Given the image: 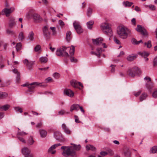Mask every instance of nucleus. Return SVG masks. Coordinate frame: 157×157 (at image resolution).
Instances as JSON below:
<instances>
[{
	"label": "nucleus",
	"mask_w": 157,
	"mask_h": 157,
	"mask_svg": "<svg viewBox=\"0 0 157 157\" xmlns=\"http://www.w3.org/2000/svg\"><path fill=\"white\" fill-rule=\"evenodd\" d=\"M17 138L18 140L21 141L23 143H25V140L22 137L20 136H18Z\"/></svg>",
	"instance_id": "nucleus-57"
},
{
	"label": "nucleus",
	"mask_w": 157,
	"mask_h": 157,
	"mask_svg": "<svg viewBox=\"0 0 157 157\" xmlns=\"http://www.w3.org/2000/svg\"><path fill=\"white\" fill-rule=\"evenodd\" d=\"M43 33L44 36L46 37H48L50 34V32L47 26H44L42 29Z\"/></svg>",
	"instance_id": "nucleus-16"
},
{
	"label": "nucleus",
	"mask_w": 157,
	"mask_h": 157,
	"mask_svg": "<svg viewBox=\"0 0 157 157\" xmlns=\"http://www.w3.org/2000/svg\"><path fill=\"white\" fill-rule=\"evenodd\" d=\"M14 109L17 112H19L20 113L22 112V109L19 107H14Z\"/></svg>",
	"instance_id": "nucleus-44"
},
{
	"label": "nucleus",
	"mask_w": 157,
	"mask_h": 157,
	"mask_svg": "<svg viewBox=\"0 0 157 157\" xmlns=\"http://www.w3.org/2000/svg\"><path fill=\"white\" fill-rule=\"evenodd\" d=\"M110 67H111V71L112 72H113L115 71V67H116V65H111L110 66Z\"/></svg>",
	"instance_id": "nucleus-54"
},
{
	"label": "nucleus",
	"mask_w": 157,
	"mask_h": 157,
	"mask_svg": "<svg viewBox=\"0 0 157 157\" xmlns=\"http://www.w3.org/2000/svg\"><path fill=\"white\" fill-rule=\"evenodd\" d=\"M114 40L117 44H120L121 43L120 41L116 38H114Z\"/></svg>",
	"instance_id": "nucleus-61"
},
{
	"label": "nucleus",
	"mask_w": 157,
	"mask_h": 157,
	"mask_svg": "<svg viewBox=\"0 0 157 157\" xmlns=\"http://www.w3.org/2000/svg\"><path fill=\"white\" fill-rule=\"evenodd\" d=\"M20 79V74L18 73L16 77L17 81L18 82Z\"/></svg>",
	"instance_id": "nucleus-63"
},
{
	"label": "nucleus",
	"mask_w": 157,
	"mask_h": 157,
	"mask_svg": "<svg viewBox=\"0 0 157 157\" xmlns=\"http://www.w3.org/2000/svg\"><path fill=\"white\" fill-rule=\"evenodd\" d=\"M128 73L130 76L134 77L136 75L140 74L141 73V71L138 67H135L129 69L128 71Z\"/></svg>",
	"instance_id": "nucleus-6"
},
{
	"label": "nucleus",
	"mask_w": 157,
	"mask_h": 157,
	"mask_svg": "<svg viewBox=\"0 0 157 157\" xmlns=\"http://www.w3.org/2000/svg\"><path fill=\"white\" fill-rule=\"evenodd\" d=\"M40 61L43 63H46L48 62V59L46 57H41L40 58Z\"/></svg>",
	"instance_id": "nucleus-31"
},
{
	"label": "nucleus",
	"mask_w": 157,
	"mask_h": 157,
	"mask_svg": "<svg viewBox=\"0 0 157 157\" xmlns=\"http://www.w3.org/2000/svg\"><path fill=\"white\" fill-rule=\"evenodd\" d=\"M100 154L102 156H104L106 155L108 153L106 151H101L100 152Z\"/></svg>",
	"instance_id": "nucleus-64"
},
{
	"label": "nucleus",
	"mask_w": 157,
	"mask_h": 157,
	"mask_svg": "<svg viewBox=\"0 0 157 157\" xmlns=\"http://www.w3.org/2000/svg\"><path fill=\"white\" fill-rule=\"evenodd\" d=\"M71 147L62 146L61 147V149L64 150L62 153V154L65 157H67L69 156H74L76 155L75 152L71 150Z\"/></svg>",
	"instance_id": "nucleus-3"
},
{
	"label": "nucleus",
	"mask_w": 157,
	"mask_h": 157,
	"mask_svg": "<svg viewBox=\"0 0 157 157\" xmlns=\"http://www.w3.org/2000/svg\"><path fill=\"white\" fill-rule=\"evenodd\" d=\"M42 83H39L38 82H33L29 84L28 88V91L31 93L34 92V90L35 87L37 86L41 87H45L46 86L45 85H43Z\"/></svg>",
	"instance_id": "nucleus-5"
},
{
	"label": "nucleus",
	"mask_w": 157,
	"mask_h": 157,
	"mask_svg": "<svg viewBox=\"0 0 157 157\" xmlns=\"http://www.w3.org/2000/svg\"><path fill=\"white\" fill-rule=\"evenodd\" d=\"M64 94L69 97H72L74 95L73 92L70 89H66L64 91Z\"/></svg>",
	"instance_id": "nucleus-17"
},
{
	"label": "nucleus",
	"mask_w": 157,
	"mask_h": 157,
	"mask_svg": "<svg viewBox=\"0 0 157 157\" xmlns=\"http://www.w3.org/2000/svg\"><path fill=\"white\" fill-rule=\"evenodd\" d=\"M92 9L90 8H89L87 11V15L88 17H90L92 13Z\"/></svg>",
	"instance_id": "nucleus-39"
},
{
	"label": "nucleus",
	"mask_w": 157,
	"mask_h": 157,
	"mask_svg": "<svg viewBox=\"0 0 157 157\" xmlns=\"http://www.w3.org/2000/svg\"><path fill=\"white\" fill-rule=\"evenodd\" d=\"M17 134L20 136H23L27 134V133L24 132H18L17 133Z\"/></svg>",
	"instance_id": "nucleus-58"
},
{
	"label": "nucleus",
	"mask_w": 157,
	"mask_h": 157,
	"mask_svg": "<svg viewBox=\"0 0 157 157\" xmlns=\"http://www.w3.org/2000/svg\"><path fill=\"white\" fill-rule=\"evenodd\" d=\"M96 51L97 52V53H96L94 52L91 51L90 53L92 55H95L99 58L100 56V54L102 52L101 48H98L97 49Z\"/></svg>",
	"instance_id": "nucleus-18"
},
{
	"label": "nucleus",
	"mask_w": 157,
	"mask_h": 157,
	"mask_svg": "<svg viewBox=\"0 0 157 157\" xmlns=\"http://www.w3.org/2000/svg\"><path fill=\"white\" fill-rule=\"evenodd\" d=\"M6 33L9 34H14V32L11 29H7L6 30Z\"/></svg>",
	"instance_id": "nucleus-46"
},
{
	"label": "nucleus",
	"mask_w": 157,
	"mask_h": 157,
	"mask_svg": "<svg viewBox=\"0 0 157 157\" xmlns=\"http://www.w3.org/2000/svg\"><path fill=\"white\" fill-rule=\"evenodd\" d=\"M117 33L119 36L122 39H126L131 34V31L123 26H118L117 29Z\"/></svg>",
	"instance_id": "nucleus-2"
},
{
	"label": "nucleus",
	"mask_w": 157,
	"mask_h": 157,
	"mask_svg": "<svg viewBox=\"0 0 157 157\" xmlns=\"http://www.w3.org/2000/svg\"><path fill=\"white\" fill-rule=\"evenodd\" d=\"M71 83L72 86L75 88H78L79 86H80L82 88L83 87V86L81 82L76 80H72Z\"/></svg>",
	"instance_id": "nucleus-13"
},
{
	"label": "nucleus",
	"mask_w": 157,
	"mask_h": 157,
	"mask_svg": "<svg viewBox=\"0 0 157 157\" xmlns=\"http://www.w3.org/2000/svg\"><path fill=\"white\" fill-rule=\"evenodd\" d=\"M19 39L22 40L24 38V36L23 35V33L22 32H21L20 33L19 35Z\"/></svg>",
	"instance_id": "nucleus-47"
},
{
	"label": "nucleus",
	"mask_w": 157,
	"mask_h": 157,
	"mask_svg": "<svg viewBox=\"0 0 157 157\" xmlns=\"http://www.w3.org/2000/svg\"><path fill=\"white\" fill-rule=\"evenodd\" d=\"M124 154L126 157H130V152L128 148H126L124 150Z\"/></svg>",
	"instance_id": "nucleus-25"
},
{
	"label": "nucleus",
	"mask_w": 157,
	"mask_h": 157,
	"mask_svg": "<svg viewBox=\"0 0 157 157\" xmlns=\"http://www.w3.org/2000/svg\"><path fill=\"white\" fill-rule=\"evenodd\" d=\"M70 59L71 62L75 63L77 61V59L73 56H71L70 57Z\"/></svg>",
	"instance_id": "nucleus-53"
},
{
	"label": "nucleus",
	"mask_w": 157,
	"mask_h": 157,
	"mask_svg": "<svg viewBox=\"0 0 157 157\" xmlns=\"http://www.w3.org/2000/svg\"><path fill=\"white\" fill-rule=\"evenodd\" d=\"M123 3L126 7L127 6L130 7L133 4V3L132 2H129L127 1L124 2H123Z\"/></svg>",
	"instance_id": "nucleus-30"
},
{
	"label": "nucleus",
	"mask_w": 157,
	"mask_h": 157,
	"mask_svg": "<svg viewBox=\"0 0 157 157\" xmlns=\"http://www.w3.org/2000/svg\"><path fill=\"white\" fill-rule=\"evenodd\" d=\"M50 29L52 30V33L53 35H54L56 34V27H50Z\"/></svg>",
	"instance_id": "nucleus-52"
},
{
	"label": "nucleus",
	"mask_w": 157,
	"mask_h": 157,
	"mask_svg": "<svg viewBox=\"0 0 157 157\" xmlns=\"http://www.w3.org/2000/svg\"><path fill=\"white\" fill-rule=\"evenodd\" d=\"M75 121L77 123H79L80 122L79 121L78 117L76 115L74 116Z\"/></svg>",
	"instance_id": "nucleus-60"
},
{
	"label": "nucleus",
	"mask_w": 157,
	"mask_h": 157,
	"mask_svg": "<svg viewBox=\"0 0 157 157\" xmlns=\"http://www.w3.org/2000/svg\"><path fill=\"white\" fill-rule=\"evenodd\" d=\"M73 148L76 150H80L81 146L80 145H76L75 144H73Z\"/></svg>",
	"instance_id": "nucleus-45"
},
{
	"label": "nucleus",
	"mask_w": 157,
	"mask_h": 157,
	"mask_svg": "<svg viewBox=\"0 0 157 157\" xmlns=\"http://www.w3.org/2000/svg\"><path fill=\"white\" fill-rule=\"evenodd\" d=\"M139 54L144 58H146L149 55V53L145 51L143 52H142L140 53Z\"/></svg>",
	"instance_id": "nucleus-34"
},
{
	"label": "nucleus",
	"mask_w": 157,
	"mask_h": 157,
	"mask_svg": "<svg viewBox=\"0 0 157 157\" xmlns=\"http://www.w3.org/2000/svg\"><path fill=\"white\" fill-rule=\"evenodd\" d=\"M53 76L55 78L58 79L60 77V75L59 73L56 72L53 74Z\"/></svg>",
	"instance_id": "nucleus-43"
},
{
	"label": "nucleus",
	"mask_w": 157,
	"mask_h": 157,
	"mask_svg": "<svg viewBox=\"0 0 157 157\" xmlns=\"http://www.w3.org/2000/svg\"><path fill=\"white\" fill-rule=\"evenodd\" d=\"M94 24V22L93 21H90L87 23V25L88 29H91L93 26Z\"/></svg>",
	"instance_id": "nucleus-32"
},
{
	"label": "nucleus",
	"mask_w": 157,
	"mask_h": 157,
	"mask_svg": "<svg viewBox=\"0 0 157 157\" xmlns=\"http://www.w3.org/2000/svg\"><path fill=\"white\" fill-rule=\"evenodd\" d=\"M62 128L67 134H70L71 133V131L67 128L66 125L64 124H62Z\"/></svg>",
	"instance_id": "nucleus-26"
},
{
	"label": "nucleus",
	"mask_w": 157,
	"mask_h": 157,
	"mask_svg": "<svg viewBox=\"0 0 157 157\" xmlns=\"http://www.w3.org/2000/svg\"><path fill=\"white\" fill-rule=\"evenodd\" d=\"M93 43L96 45H99L103 41V39L101 37H99L96 39H92Z\"/></svg>",
	"instance_id": "nucleus-15"
},
{
	"label": "nucleus",
	"mask_w": 157,
	"mask_h": 157,
	"mask_svg": "<svg viewBox=\"0 0 157 157\" xmlns=\"http://www.w3.org/2000/svg\"><path fill=\"white\" fill-rule=\"evenodd\" d=\"M34 34L33 31H31L29 33L28 38L31 41H32L34 39Z\"/></svg>",
	"instance_id": "nucleus-29"
},
{
	"label": "nucleus",
	"mask_w": 157,
	"mask_h": 157,
	"mask_svg": "<svg viewBox=\"0 0 157 157\" xmlns=\"http://www.w3.org/2000/svg\"><path fill=\"white\" fill-rule=\"evenodd\" d=\"M71 33L70 31H68L66 34V39L68 42H69L71 40L72 37Z\"/></svg>",
	"instance_id": "nucleus-24"
},
{
	"label": "nucleus",
	"mask_w": 157,
	"mask_h": 157,
	"mask_svg": "<svg viewBox=\"0 0 157 157\" xmlns=\"http://www.w3.org/2000/svg\"><path fill=\"white\" fill-rule=\"evenodd\" d=\"M34 141L32 137H30L28 141V144L29 145H32L33 144Z\"/></svg>",
	"instance_id": "nucleus-35"
},
{
	"label": "nucleus",
	"mask_w": 157,
	"mask_h": 157,
	"mask_svg": "<svg viewBox=\"0 0 157 157\" xmlns=\"http://www.w3.org/2000/svg\"><path fill=\"white\" fill-rule=\"evenodd\" d=\"M132 42L134 44H138V41L135 38H132Z\"/></svg>",
	"instance_id": "nucleus-55"
},
{
	"label": "nucleus",
	"mask_w": 157,
	"mask_h": 157,
	"mask_svg": "<svg viewBox=\"0 0 157 157\" xmlns=\"http://www.w3.org/2000/svg\"><path fill=\"white\" fill-rule=\"evenodd\" d=\"M58 24L61 27H63L65 25L64 22L61 20H59V21Z\"/></svg>",
	"instance_id": "nucleus-48"
},
{
	"label": "nucleus",
	"mask_w": 157,
	"mask_h": 157,
	"mask_svg": "<svg viewBox=\"0 0 157 157\" xmlns=\"http://www.w3.org/2000/svg\"><path fill=\"white\" fill-rule=\"evenodd\" d=\"M101 29L106 34L111 36L112 35V31L109 25L107 23H104L101 25Z\"/></svg>",
	"instance_id": "nucleus-4"
},
{
	"label": "nucleus",
	"mask_w": 157,
	"mask_h": 157,
	"mask_svg": "<svg viewBox=\"0 0 157 157\" xmlns=\"http://www.w3.org/2000/svg\"><path fill=\"white\" fill-rule=\"evenodd\" d=\"M131 24L134 25L136 26V19L135 18H132L131 21Z\"/></svg>",
	"instance_id": "nucleus-50"
},
{
	"label": "nucleus",
	"mask_w": 157,
	"mask_h": 157,
	"mask_svg": "<svg viewBox=\"0 0 157 157\" xmlns=\"http://www.w3.org/2000/svg\"><path fill=\"white\" fill-rule=\"evenodd\" d=\"M43 126V123L41 122H40L38 123L36 125V127L37 128H40L42 127Z\"/></svg>",
	"instance_id": "nucleus-56"
},
{
	"label": "nucleus",
	"mask_w": 157,
	"mask_h": 157,
	"mask_svg": "<svg viewBox=\"0 0 157 157\" xmlns=\"http://www.w3.org/2000/svg\"><path fill=\"white\" fill-rule=\"evenodd\" d=\"M54 136L57 140L60 141H63L62 135L60 132L56 131L54 132Z\"/></svg>",
	"instance_id": "nucleus-14"
},
{
	"label": "nucleus",
	"mask_w": 157,
	"mask_h": 157,
	"mask_svg": "<svg viewBox=\"0 0 157 157\" xmlns=\"http://www.w3.org/2000/svg\"><path fill=\"white\" fill-rule=\"evenodd\" d=\"M21 43H18L17 44L16 46V50L17 51H18L21 48Z\"/></svg>",
	"instance_id": "nucleus-41"
},
{
	"label": "nucleus",
	"mask_w": 157,
	"mask_h": 157,
	"mask_svg": "<svg viewBox=\"0 0 157 157\" xmlns=\"http://www.w3.org/2000/svg\"><path fill=\"white\" fill-rule=\"evenodd\" d=\"M137 56L133 54L130 55L127 57V59L128 61H131L136 58Z\"/></svg>",
	"instance_id": "nucleus-27"
},
{
	"label": "nucleus",
	"mask_w": 157,
	"mask_h": 157,
	"mask_svg": "<svg viewBox=\"0 0 157 157\" xmlns=\"http://www.w3.org/2000/svg\"><path fill=\"white\" fill-rule=\"evenodd\" d=\"M138 32L141 33V34L145 35L147 34V32L145 29L142 27L140 25H137V27L135 29Z\"/></svg>",
	"instance_id": "nucleus-9"
},
{
	"label": "nucleus",
	"mask_w": 157,
	"mask_h": 157,
	"mask_svg": "<svg viewBox=\"0 0 157 157\" xmlns=\"http://www.w3.org/2000/svg\"><path fill=\"white\" fill-rule=\"evenodd\" d=\"M41 47L39 45H37L35 47L34 50L36 52H38L40 49Z\"/></svg>",
	"instance_id": "nucleus-49"
},
{
	"label": "nucleus",
	"mask_w": 157,
	"mask_h": 157,
	"mask_svg": "<svg viewBox=\"0 0 157 157\" xmlns=\"http://www.w3.org/2000/svg\"><path fill=\"white\" fill-rule=\"evenodd\" d=\"M15 23L14 21V19L13 17H10L9 22V25L10 27L12 28L13 26L15 25Z\"/></svg>",
	"instance_id": "nucleus-21"
},
{
	"label": "nucleus",
	"mask_w": 157,
	"mask_h": 157,
	"mask_svg": "<svg viewBox=\"0 0 157 157\" xmlns=\"http://www.w3.org/2000/svg\"><path fill=\"white\" fill-rule=\"evenodd\" d=\"M151 151L152 153H155L157 151V146H154L152 147L151 149Z\"/></svg>",
	"instance_id": "nucleus-40"
},
{
	"label": "nucleus",
	"mask_w": 157,
	"mask_h": 157,
	"mask_svg": "<svg viewBox=\"0 0 157 157\" xmlns=\"http://www.w3.org/2000/svg\"><path fill=\"white\" fill-rule=\"evenodd\" d=\"M54 147L53 146H51L48 149V152L49 153H51L52 154H54L56 152L55 151H53V150L54 149Z\"/></svg>",
	"instance_id": "nucleus-36"
},
{
	"label": "nucleus",
	"mask_w": 157,
	"mask_h": 157,
	"mask_svg": "<svg viewBox=\"0 0 157 157\" xmlns=\"http://www.w3.org/2000/svg\"><path fill=\"white\" fill-rule=\"evenodd\" d=\"M32 17L37 22H40L42 21V19L40 17V16L36 13H34L33 14Z\"/></svg>",
	"instance_id": "nucleus-19"
},
{
	"label": "nucleus",
	"mask_w": 157,
	"mask_h": 157,
	"mask_svg": "<svg viewBox=\"0 0 157 157\" xmlns=\"http://www.w3.org/2000/svg\"><path fill=\"white\" fill-rule=\"evenodd\" d=\"M22 153L24 155L25 157H31L32 155L31 153V151L30 149L26 147H25L22 149Z\"/></svg>",
	"instance_id": "nucleus-7"
},
{
	"label": "nucleus",
	"mask_w": 157,
	"mask_h": 157,
	"mask_svg": "<svg viewBox=\"0 0 157 157\" xmlns=\"http://www.w3.org/2000/svg\"><path fill=\"white\" fill-rule=\"evenodd\" d=\"M157 65V56H156L154 59L153 66H155Z\"/></svg>",
	"instance_id": "nucleus-59"
},
{
	"label": "nucleus",
	"mask_w": 157,
	"mask_h": 157,
	"mask_svg": "<svg viewBox=\"0 0 157 157\" xmlns=\"http://www.w3.org/2000/svg\"><path fill=\"white\" fill-rule=\"evenodd\" d=\"M147 7L149 8L150 9L152 10H155V7L153 5H149L147 6Z\"/></svg>",
	"instance_id": "nucleus-42"
},
{
	"label": "nucleus",
	"mask_w": 157,
	"mask_h": 157,
	"mask_svg": "<svg viewBox=\"0 0 157 157\" xmlns=\"http://www.w3.org/2000/svg\"><path fill=\"white\" fill-rule=\"evenodd\" d=\"M86 150L88 151L91 150L94 151L95 150L96 148L93 146L91 145H88L86 146Z\"/></svg>",
	"instance_id": "nucleus-28"
},
{
	"label": "nucleus",
	"mask_w": 157,
	"mask_h": 157,
	"mask_svg": "<svg viewBox=\"0 0 157 157\" xmlns=\"http://www.w3.org/2000/svg\"><path fill=\"white\" fill-rule=\"evenodd\" d=\"M40 135L42 137H45L47 134V132L44 129H40L39 130Z\"/></svg>",
	"instance_id": "nucleus-23"
},
{
	"label": "nucleus",
	"mask_w": 157,
	"mask_h": 157,
	"mask_svg": "<svg viewBox=\"0 0 157 157\" xmlns=\"http://www.w3.org/2000/svg\"><path fill=\"white\" fill-rule=\"evenodd\" d=\"M23 63L29 69H31L32 68L34 64V62L33 61H29L26 59L23 61Z\"/></svg>",
	"instance_id": "nucleus-11"
},
{
	"label": "nucleus",
	"mask_w": 157,
	"mask_h": 157,
	"mask_svg": "<svg viewBox=\"0 0 157 157\" xmlns=\"http://www.w3.org/2000/svg\"><path fill=\"white\" fill-rule=\"evenodd\" d=\"M8 94L6 93H0V98L2 99L5 98L7 97Z\"/></svg>",
	"instance_id": "nucleus-37"
},
{
	"label": "nucleus",
	"mask_w": 157,
	"mask_h": 157,
	"mask_svg": "<svg viewBox=\"0 0 157 157\" xmlns=\"http://www.w3.org/2000/svg\"><path fill=\"white\" fill-rule=\"evenodd\" d=\"M73 25L78 34H80L83 32V30L80 25L79 23L75 21L73 23Z\"/></svg>",
	"instance_id": "nucleus-8"
},
{
	"label": "nucleus",
	"mask_w": 157,
	"mask_h": 157,
	"mask_svg": "<svg viewBox=\"0 0 157 157\" xmlns=\"http://www.w3.org/2000/svg\"><path fill=\"white\" fill-rule=\"evenodd\" d=\"M14 10L13 8H11L10 9L5 8L2 10V13H4L6 17H8Z\"/></svg>",
	"instance_id": "nucleus-12"
},
{
	"label": "nucleus",
	"mask_w": 157,
	"mask_h": 157,
	"mask_svg": "<svg viewBox=\"0 0 157 157\" xmlns=\"http://www.w3.org/2000/svg\"><path fill=\"white\" fill-rule=\"evenodd\" d=\"M10 107V105L8 104H6L2 106H0V110L2 111H6Z\"/></svg>",
	"instance_id": "nucleus-22"
},
{
	"label": "nucleus",
	"mask_w": 157,
	"mask_h": 157,
	"mask_svg": "<svg viewBox=\"0 0 157 157\" xmlns=\"http://www.w3.org/2000/svg\"><path fill=\"white\" fill-rule=\"evenodd\" d=\"M144 79L148 81L146 83V86L147 88L151 91V89L153 87V83L151 82V79L148 77H146Z\"/></svg>",
	"instance_id": "nucleus-10"
},
{
	"label": "nucleus",
	"mask_w": 157,
	"mask_h": 157,
	"mask_svg": "<svg viewBox=\"0 0 157 157\" xmlns=\"http://www.w3.org/2000/svg\"><path fill=\"white\" fill-rule=\"evenodd\" d=\"M147 96V94L146 93H143L140 96V101H142L144 100L145 99Z\"/></svg>",
	"instance_id": "nucleus-33"
},
{
	"label": "nucleus",
	"mask_w": 157,
	"mask_h": 157,
	"mask_svg": "<svg viewBox=\"0 0 157 157\" xmlns=\"http://www.w3.org/2000/svg\"><path fill=\"white\" fill-rule=\"evenodd\" d=\"M32 15L31 13H29L27 14V17L28 18H32Z\"/></svg>",
	"instance_id": "nucleus-62"
},
{
	"label": "nucleus",
	"mask_w": 157,
	"mask_h": 157,
	"mask_svg": "<svg viewBox=\"0 0 157 157\" xmlns=\"http://www.w3.org/2000/svg\"><path fill=\"white\" fill-rule=\"evenodd\" d=\"M79 105L78 104H75L71 105L70 111L72 112L73 110L78 111L79 110Z\"/></svg>",
	"instance_id": "nucleus-20"
},
{
	"label": "nucleus",
	"mask_w": 157,
	"mask_h": 157,
	"mask_svg": "<svg viewBox=\"0 0 157 157\" xmlns=\"http://www.w3.org/2000/svg\"><path fill=\"white\" fill-rule=\"evenodd\" d=\"M75 49V47L73 46H71V47H68L67 48L63 46L62 48H60L57 50L56 52V54L59 56L68 57L69 55L67 53V51H69L70 55L72 56L74 55Z\"/></svg>",
	"instance_id": "nucleus-1"
},
{
	"label": "nucleus",
	"mask_w": 157,
	"mask_h": 157,
	"mask_svg": "<svg viewBox=\"0 0 157 157\" xmlns=\"http://www.w3.org/2000/svg\"><path fill=\"white\" fill-rule=\"evenodd\" d=\"M152 96L153 97L155 98H157V90H155L153 92L152 94Z\"/></svg>",
	"instance_id": "nucleus-51"
},
{
	"label": "nucleus",
	"mask_w": 157,
	"mask_h": 157,
	"mask_svg": "<svg viewBox=\"0 0 157 157\" xmlns=\"http://www.w3.org/2000/svg\"><path fill=\"white\" fill-rule=\"evenodd\" d=\"M144 45L147 46V47L148 48H151L152 46L151 42L150 40H149L147 43L145 42L144 43Z\"/></svg>",
	"instance_id": "nucleus-38"
}]
</instances>
